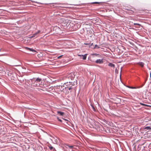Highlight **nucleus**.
Segmentation results:
<instances>
[{
  "instance_id": "nucleus-1",
  "label": "nucleus",
  "mask_w": 151,
  "mask_h": 151,
  "mask_svg": "<svg viewBox=\"0 0 151 151\" xmlns=\"http://www.w3.org/2000/svg\"><path fill=\"white\" fill-rule=\"evenodd\" d=\"M68 77L69 78L70 77L71 79V81H69V82H68L66 83H65L64 84L68 83H69V85H76L77 84V82L76 80V81H74L73 82V79L74 77V75L73 73H70L68 75Z\"/></svg>"
},
{
  "instance_id": "nucleus-2",
  "label": "nucleus",
  "mask_w": 151,
  "mask_h": 151,
  "mask_svg": "<svg viewBox=\"0 0 151 151\" xmlns=\"http://www.w3.org/2000/svg\"><path fill=\"white\" fill-rule=\"evenodd\" d=\"M42 82V80L41 78H37L35 80V83L36 85H37L38 84L40 85V83Z\"/></svg>"
},
{
  "instance_id": "nucleus-3",
  "label": "nucleus",
  "mask_w": 151,
  "mask_h": 151,
  "mask_svg": "<svg viewBox=\"0 0 151 151\" xmlns=\"http://www.w3.org/2000/svg\"><path fill=\"white\" fill-rule=\"evenodd\" d=\"M103 60V59H98L95 62L96 63L101 64L104 63Z\"/></svg>"
},
{
  "instance_id": "nucleus-4",
  "label": "nucleus",
  "mask_w": 151,
  "mask_h": 151,
  "mask_svg": "<svg viewBox=\"0 0 151 151\" xmlns=\"http://www.w3.org/2000/svg\"><path fill=\"white\" fill-rule=\"evenodd\" d=\"M40 30H38V31L34 33L33 35L32 36H31L30 37L31 38H33L34 37H37L38 36V35L40 33Z\"/></svg>"
},
{
  "instance_id": "nucleus-5",
  "label": "nucleus",
  "mask_w": 151,
  "mask_h": 151,
  "mask_svg": "<svg viewBox=\"0 0 151 151\" xmlns=\"http://www.w3.org/2000/svg\"><path fill=\"white\" fill-rule=\"evenodd\" d=\"M87 55V54H85L84 55H80L79 54H78V56L79 57H82L83 59L85 60L86 59Z\"/></svg>"
},
{
  "instance_id": "nucleus-6",
  "label": "nucleus",
  "mask_w": 151,
  "mask_h": 151,
  "mask_svg": "<svg viewBox=\"0 0 151 151\" xmlns=\"http://www.w3.org/2000/svg\"><path fill=\"white\" fill-rule=\"evenodd\" d=\"M25 49L27 50H29L30 51H32V52H35V50H34V49H32L31 48H28L27 47H26L25 48Z\"/></svg>"
},
{
  "instance_id": "nucleus-7",
  "label": "nucleus",
  "mask_w": 151,
  "mask_h": 151,
  "mask_svg": "<svg viewBox=\"0 0 151 151\" xmlns=\"http://www.w3.org/2000/svg\"><path fill=\"white\" fill-rule=\"evenodd\" d=\"M108 65L109 66H110V67H113L114 68V67H115V65L114 64H113L111 63H109V64H108Z\"/></svg>"
},
{
  "instance_id": "nucleus-8",
  "label": "nucleus",
  "mask_w": 151,
  "mask_h": 151,
  "mask_svg": "<svg viewBox=\"0 0 151 151\" xmlns=\"http://www.w3.org/2000/svg\"><path fill=\"white\" fill-rule=\"evenodd\" d=\"M138 64L143 67L144 66V63L143 62H139L138 63Z\"/></svg>"
},
{
  "instance_id": "nucleus-9",
  "label": "nucleus",
  "mask_w": 151,
  "mask_h": 151,
  "mask_svg": "<svg viewBox=\"0 0 151 151\" xmlns=\"http://www.w3.org/2000/svg\"><path fill=\"white\" fill-rule=\"evenodd\" d=\"M57 113L60 115L61 116H63L64 114V113L63 112H62L61 111H58L57 112Z\"/></svg>"
},
{
  "instance_id": "nucleus-10",
  "label": "nucleus",
  "mask_w": 151,
  "mask_h": 151,
  "mask_svg": "<svg viewBox=\"0 0 151 151\" xmlns=\"http://www.w3.org/2000/svg\"><path fill=\"white\" fill-rule=\"evenodd\" d=\"M146 129H151V127H149V126L146 127L144 129V130H145Z\"/></svg>"
},
{
  "instance_id": "nucleus-11",
  "label": "nucleus",
  "mask_w": 151,
  "mask_h": 151,
  "mask_svg": "<svg viewBox=\"0 0 151 151\" xmlns=\"http://www.w3.org/2000/svg\"><path fill=\"white\" fill-rule=\"evenodd\" d=\"M127 87L130 88H137L134 87H132V86H126Z\"/></svg>"
},
{
  "instance_id": "nucleus-12",
  "label": "nucleus",
  "mask_w": 151,
  "mask_h": 151,
  "mask_svg": "<svg viewBox=\"0 0 151 151\" xmlns=\"http://www.w3.org/2000/svg\"><path fill=\"white\" fill-rule=\"evenodd\" d=\"M67 146L70 149H72L73 148V146L67 145Z\"/></svg>"
},
{
  "instance_id": "nucleus-13",
  "label": "nucleus",
  "mask_w": 151,
  "mask_h": 151,
  "mask_svg": "<svg viewBox=\"0 0 151 151\" xmlns=\"http://www.w3.org/2000/svg\"><path fill=\"white\" fill-rule=\"evenodd\" d=\"M49 148L50 150H52L53 149V147L52 146H49Z\"/></svg>"
},
{
  "instance_id": "nucleus-14",
  "label": "nucleus",
  "mask_w": 151,
  "mask_h": 151,
  "mask_svg": "<svg viewBox=\"0 0 151 151\" xmlns=\"http://www.w3.org/2000/svg\"><path fill=\"white\" fill-rule=\"evenodd\" d=\"M92 3L93 4H99L100 3L99 2H93Z\"/></svg>"
},
{
  "instance_id": "nucleus-15",
  "label": "nucleus",
  "mask_w": 151,
  "mask_h": 151,
  "mask_svg": "<svg viewBox=\"0 0 151 151\" xmlns=\"http://www.w3.org/2000/svg\"><path fill=\"white\" fill-rule=\"evenodd\" d=\"M134 25H139V26H140V24H138V23H134Z\"/></svg>"
},
{
  "instance_id": "nucleus-16",
  "label": "nucleus",
  "mask_w": 151,
  "mask_h": 151,
  "mask_svg": "<svg viewBox=\"0 0 151 151\" xmlns=\"http://www.w3.org/2000/svg\"><path fill=\"white\" fill-rule=\"evenodd\" d=\"M62 56H63V55H60V56H58V59H60V58H61V57Z\"/></svg>"
},
{
  "instance_id": "nucleus-17",
  "label": "nucleus",
  "mask_w": 151,
  "mask_h": 151,
  "mask_svg": "<svg viewBox=\"0 0 151 151\" xmlns=\"http://www.w3.org/2000/svg\"><path fill=\"white\" fill-rule=\"evenodd\" d=\"M140 104L143 106H147V105H145V104H142V103H140Z\"/></svg>"
},
{
  "instance_id": "nucleus-18",
  "label": "nucleus",
  "mask_w": 151,
  "mask_h": 151,
  "mask_svg": "<svg viewBox=\"0 0 151 151\" xmlns=\"http://www.w3.org/2000/svg\"><path fill=\"white\" fill-rule=\"evenodd\" d=\"M84 44L86 45H88L89 44V43H85Z\"/></svg>"
},
{
  "instance_id": "nucleus-19",
  "label": "nucleus",
  "mask_w": 151,
  "mask_h": 151,
  "mask_svg": "<svg viewBox=\"0 0 151 151\" xmlns=\"http://www.w3.org/2000/svg\"><path fill=\"white\" fill-rule=\"evenodd\" d=\"M72 88H69L68 89L69 90H70Z\"/></svg>"
},
{
  "instance_id": "nucleus-20",
  "label": "nucleus",
  "mask_w": 151,
  "mask_h": 151,
  "mask_svg": "<svg viewBox=\"0 0 151 151\" xmlns=\"http://www.w3.org/2000/svg\"><path fill=\"white\" fill-rule=\"evenodd\" d=\"M58 119L59 121H60V122L61 121V120H60V119Z\"/></svg>"
},
{
  "instance_id": "nucleus-21",
  "label": "nucleus",
  "mask_w": 151,
  "mask_h": 151,
  "mask_svg": "<svg viewBox=\"0 0 151 151\" xmlns=\"http://www.w3.org/2000/svg\"><path fill=\"white\" fill-rule=\"evenodd\" d=\"M93 45V43H92L91 44V45H90V46H92Z\"/></svg>"
},
{
  "instance_id": "nucleus-22",
  "label": "nucleus",
  "mask_w": 151,
  "mask_h": 151,
  "mask_svg": "<svg viewBox=\"0 0 151 151\" xmlns=\"http://www.w3.org/2000/svg\"><path fill=\"white\" fill-rule=\"evenodd\" d=\"M150 77L151 78V72L150 73Z\"/></svg>"
}]
</instances>
